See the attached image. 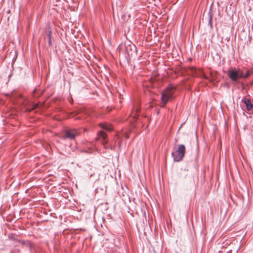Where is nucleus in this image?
<instances>
[{"mask_svg":"<svg viewBox=\"0 0 253 253\" xmlns=\"http://www.w3.org/2000/svg\"><path fill=\"white\" fill-rule=\"evenodd\" d=\"M175 89L174 87L169 85L163 91L161 96V101L163 104L162 107H164L172 98Z\"/></svg>","mask_w":253,"mask_h":253,"instance_id":"obj_1","label":"nucleus"},{"mask_svg":"<svg viewBox=\"0 0 253 253\" xmlns=\"http://www.w3.org/2000/svg\"><path fill=\"white\" fill-rule=\"evenodd\" d=\"M185 154V146L183 144H180L178 146L177 149L174 152H172L171 155L173 157L174 161L180 162L183 159Z\"/></svg>","mask_w":253,"mask_h":253,"instance_id":"obj_2","label":"nucleus"},{"mask_svg":"<svg viewBox=\"0 0 253 253\" xmlns=\"http://www.w3.org/2000/svg\"><path fill=\"white\" fill-rule=\"evenodd\" d=\"M78 135V132L76 129H67L64 131L62 137L63 139H73Z\"/></svg>","mask_w":253,"mask_h":253,"instance_id":"obj_3","label":"nucleus"},{"mask_svg":"<svg viewBox=\"0 0 253 253\" xmlns=\"http://www.w3.org/2000/svg\"><path fill=\"white\" fill-rule=\"evenodd\" d=\"M227 75L233 82H237L238 79V71L236 69L228 70Z\"/></svg>","mask_w":253,"mask_h":253,"instance_id":"obj_4","label":"nucleus"},{"mask_svg":"<svg viewBox=\"0 0 253 253\" xmlns=\"http://www.w3.org/2000/svg\"><path fill=\"white\" fill-rule=\"evenodd\" d=\"M106 137L107 135L104 131H100L98 133L97 136L96 138V139L101 140L102 144L105 146V145L107 143V141L106 140Z\"/></svg>","mask_w":253,"mask_h":253,"instance_id":"obj_5","label":"nucleus"},{"mask_svg":"<svg viewBox=\"0 0 253 253\" xmlns=\"http://www.w3.org/2000/svg\"><path fill=\"white\" fill-rule=\"evenodd\" d=\"M242 101L246 105L247 110L250 111L252 109L253 105L249 99L244 98L242 99Z\"/></svg>","mask_w":253,"mask_h":253,"instance_id":"obj_6","label":"nucleus"},{"mask_svg":"<svg viewBox=\"0 0 253 253\" xmlns=\"http://www.w3.org/2000/svg\"><path fill=\"white\" fill-rule=\"evenodd\" d=\"M100 126L102 129H105L109 131L112 130V127L110 125H107L106 124H100Z\"/></svg>","mask_w":253,"mask_h":253,"instance_id":"obj_7","label":"nucleus"},{"mask_svg":"<svg viewBox=\"0 0 253 253\" xmlns=\"http://www.w3.org/2000/svg\"><path fill=\"white\" fill-rule=\"evenodd\" d=\"M139 110V107H136V108L133 107V109H132V112L131 115H132L133 117H134V118L136 117V116H137L136 114Z\"/></svg>","mask_w":253,"mask_h":253,"instance_id":"obj_8","label":"nucleus"},{"mask_svg":"<svg viewBox=\"0 0 253 253\" xmlns=\"http://www.w3.org/2000/svg\"><path fill=\"white\" fill-rule=\"evenodd\" d=\"M38 104H36V103H32L31 104V107H28L26 109V110L28 112H30L32 110H34L35 109L37 108V107H38Z\"/></svg>","mask_w":253,"mask_h":253,"instance_id":"obj_9","label":"nucleus"},{"mask_svg":"<svg viewBox=\"0 0 253 253\" xmlns=\"http://www.w3.org/2000/svg\"><path fill=\"white\" fill-rule=\"evenodd\" d=\"M238 79L239 78H244L245 74L243 72L238 70Z\"/></svg>","mask_w":253,"mask_h":253,"instance_id":"obj_10","label":"nucleus"},{"mask_svg":"<svg viewBox=\"0 0 253 253\" xmlns=\"http://www.w3.org/2000/svg\"><path fill=\"white\" fill-rule=\"evenodd\" d=\"M209 24L211 26V27H212V15H211V13H210L209 14Z\"/></svg>","mask_w":253,"mask_h":253,"instance_id":"obj_11","label":"nucleus"},{"mask_svg":"<svg viewBox=\"0 0 253 253\" xmlns=\"http://www.w3.org/2000/svg\"><path fill=\"white\" fill-rule=\"evenodd\" d=\"M51 32L50 31H48V43H49V44L50 45L51 44Z\"/></svg>","mask_w":253,"mask_h":253,"instance_id":"obj_12","label":"nucleus"},{"mask_svg":"<svg viewBox=\"0 0 253 253\" xmlns=\"http://www.w3.org/2000/svg\"><path fill=\"white\" fill-rule=\"evenodd\" d=\"M250 76V72L249 70H248L246 73L245 74L244 78H247Z\"/></svg>","mask_w":253,"mask_h":253,"instance_id":"obj_13","label":"nucleus"},{"mask_svg":"<svg viewBox=\"0 0 253 253\" xmlns=\"http://www.w3.org/2000/svg\"><path fill=\"white\" fill-rule=\"evenodd\" d=\"M110 147V149H114V148H115V146H111Z\"/></svg>","mask_w":253,"mask_h":253,"instance_id":"obj_14","label":"nucleus"},{"mask_svg":"<svg viewBox=\"0 0 253 253\" xmlns=\"http://www.w3.org/2000/svg\"><path fill=\"white\" fill-rule=\"evenodd\" d=\"M121 142H119V148H120V147H121Z\"/></svg>","mask_w":253,"mask_h":253,"instance_id":"obj_15","label":"nucleus"}]
</instances>
